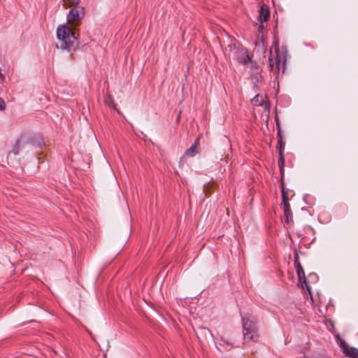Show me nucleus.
I'll list each match as a JSON object with an SVG mask.
<instances>
[{
  "instance_id": "nucleus-22",
  "label": "nucleus",
  "mask_w": 358,
  "mask_h": 358,
  "mask_svg": "<svg viewBox=\"0 0 358 358\" xmlns=\"http://www.w3.org/2000/svg\"><path fill=\"white\" fill-rule=\"evenodd\" d=\"M42 143H43V141H41V143H38V145L41 146Z\"/></svg>"
},
{
  "instance_id": "nucleus-1",
  "label": "nucleus",
  "mask_w": 358,
  "mask_h": 358,
  "mask_svg": "<svg viewBox=\"0 0 358 358\" xmlns=\"http://www.w3.org/2000/svg\"><path fill=\"white\" fill-rule=\"evenodd\" d=\"M57 36L62 49L70 50L78 45V34L76 31V28H72L70 25L59 26L57 29Z\"/></svg>"
},
{
  "instance_id": "nucleus-15",
  "label": "nucleus",
  "mask_w": 358,
  "mask_h": 358,
  "mask_svg": "<svg viewBox=\"0 0 358 358\" xmlns=\"http://www.w3.org/2000/svg\"><path fill=\"white\" fill-rule=\"evenodd\" d=\"M278 150H283L284 148H285V142L282 140V135L280 134V130L278 132Z\"/></svg>"
},
{
  "instance_id": "nucleus-8",
  "label": "nucleus",
  "mask_w": 358,
  "mask_h": 358,
  "mask_svg": "<svg viewBox=\"0 0 358 358\" xmlns=\"http://www.w3.org/2000/svg\"><path fill=\"white\" fill-rule=\"evenodd\" d=\"M200 137H201V135H199V136L196 138V140H195L194 143L192 144V145L189 149L186 150V151L185 152V156L192 157L199 152Z\"/></svg>"
},
{
  "instance_id": "nucleus-20",
  "label": "nucleus",
  "mask_w": 358,
  "mask_h": 358,
  "mask_svg": "<svg viewBox=\"0 0 358 358\" xmlns=\"http://www.w3.org/2000/svg\"><path fill=\"white\" fill-rule=\"evenodd\" d=\"M54 338H55L52 335L46 334V341H52Z\"/></svg>"
},
{
  "instance_id": "nucleus-16",
  "label": "nucleus",
  "mask_w": 358,
  "mask_h": 358,
  "mask_svg": "<svg viewBox=\"0 0 358 358\" xmlns=\"http://www.w3.org/2000/svg\"><path fill=\"white\" fill-rule=\"evenodd\" d=\"M238 59L241 63L248 64L250 61V57L248 54H245L243 57H238Z\"/></svg>"
},
{
  "instance_id": "nucleus-6",
  "label": "nucleus",
  "mask_w": 358,
  "mask_h": 358,
  "mask_svg": "<svg viewBox=\"0 0 358 358\" xmlns=\"http://www.w3.org/2000/svg\"><path fill=\"white\" fill-rule=\"evenodd\" d=\"M252 103L256 106H264L266 112H269L270 103L266 96L257 95L252 99Z\"/></svg>"
},
{
  "instance_id": "nucleus-17",
  "label": "nucleus",
  "mask_w": 358,
  "mask_h": 358,
  "mask_svg": "<svg viewBox=\"0 0 358 358\" xmlns=\"http://www.w3.org/2000/svg\"><path fill=\"white\" fill-rule=\"evenodd\" d=\"M213 184H212V185L208 184L207 185H206L204 187V192L206 196L210 195L212 193L211 189L213 188Z\"/></svg>"
},
{
  "instance_id": "nucleus-7",
  "label": "nucleus",
  "mask_w": 358,
  "mask_h": 358,
  "mask_svg": "<svg viewBox=\"0 0 358 358\" xmlns=\"http://www.w3.org/2000/svg\"><path fill=\"white\" fill-rule=\"evenodd\" d=\"M296 272H297V275L299 278V282L301 285V287L303 289H306L308 294H311L310 288L308 285V283L306 282V277H305V273H304V271H303L302 266H299V267H296Z\"/></svg>"
},
{
  "instance_id": "nucleus-12",
  "label": "nucleus",
  "mask_w": 358,
  "mask_h": 358,
  "mask_svg": "<svg viewBox=\"0 0 358 358\" xmlns=\"http://www.w3.org/2000/svg\"><path fill=\"white\" fill-rule=\"evenodd\" d=\"M284 165H285V158H284V155H283V150H279L278 166L280 168L282 178H284Z\"/></svg>"
},
{
  "instance_id": "nucleus-10",
  "label": "nucleus",
  "mask_w": 358,
  "mask_h": 358,
  "mask_svg": "<svg viewBox=\"0 0 358 358\" xmlns=\"http://www.w3.org/2000/svg\"><path fill=\"white\" fill-rule=\"evenodd\" d=\"M196 336L200 341H205L213 337L211 331L206 327H199L196 332Z\"/></svg>"
},
{
  "instance_id": "nucleus-5",
  "label": "nucleus",
  "mask_w": 358,
  "mask_h": 358,
  "mask_svg": "<svg viewBox=\"0 0 358 358\" xmlns=\"http://www.w3.org/2000/svg\"><path fill=\"white\" fill-rule=\"evenodd\" d=\"M270 17V10L266 4H263L261 6L259 14L258 16V20L260 22L259 25V29L261 31L264 29L262 23L268 20Z\"/></svg>"
},
{
  "instance_id": "nucleus-2",
  "label": "nucleus",
  "mask_w": 358,
  "mask_h": 358,
  "mask_svg": "<svg viewBox=\"0 0 358 358\" xmlns=\"http://www.w3.org/2000/svg\"><path fill=\"white\" fill-rule=\"evenodd\" d=\"M80 0H63L65 8H71L67 14V24L72 28H77L85 15V9L83 6H78Z\"/></svg>"
},
{
  "instance_id": "nucleus-18",
  "label": "nucleus",
  "mask_w": 358,
  "mask_h": 358,
  "mask_svg": "<svg viewBox=\"0 0 358 358\" xmlns=\"http://www.w3.org/2000/svg\"><path fill=\"white\" fill-rule=\"evenodd\" d=\"M294 265H295V267H299V266H301V264H300V262H299V257L298 255H296L295 256V259H294Z\"/></svg>"
},
{
  "instance_id": "nucleus-3",
  "label": "nucleus",
  "mask_w": 358,
  "mask_h": 358,
  "mask_svg": "<svg viewBox=\"0 0 358 358\" xmlns=\"http://www.w3.org/2000/svg\"><path fill=\"white\" fill-rule=\"evenodd\" d=\"M243 335L245 341L257 342L259 338V331L256 321L250 316L242 317Z\"/></svg>"
},
{
  "instance_id": "nucleus-14",
  "label": "nucleus",
  "mask_w": 358,
  "mask_h": 358,
  "mask_svg": "<svg viewBox=\"0 0 358 358\" xmlns=\"http://www.w3.org/2000/svg\"><path fill=\"white\" fill-rule=\"evenodd\" d=\"M281 192H282V202L284 203H287L288 202V196L287 194V192H285V185L283 182V178H281Z\"/></svg>"
},
{
  "instance_id": "nucleus-21",
  "label": "nucleus",
  "mask_w": 358,
  "mask_h": 358,
  "mask_svg": "<svg viewBox=\"0 0 358 358\" xmlns=\"http://www.w3.org/2000/svg\"><path fill=\"white\" fill-rule=\"evenodd\" d=\"M37 137H38V136H37V135H35V136H34V141L36 140Z\"/></svg>"
},
{
  "instance_id": "nucleus-9",
  "label": "nucleus",
  "mask_w": 358,
  "mask_h": 358,
  "mask_svg": "<svg viewBox=\"0 0 358 358\" xmlns=\"http://www.w3.org/2000/svg\"><path fill=\"white\" fill-rule=\"evenodd\" d=\"M341 346L346 356H348L350 358H358V349L355 348H349L344 341L341 342Z\"/></svg>"
},
{
  "instance_id": "nucleus-19",
  "label": "nucleus",
  "mask_w": 358,
  "mask_h": 358,
  "mask_svg": "<svg viewBox=\"0 0 358 358\" xmlns=\"http://www.w3.org/2000/svg\"><path fill=\"white\" fill-rule=\"evenodd\" d=\"M5 108V103L3 100L0 97V110H3Z\"/></svg>"
},
{
  "instance_id": "nucleus-4",
  "label": "nucleus",
  "mask_w": 358,
  "mask_h": 358,
  "mask_svg": "<svg viewBox=\"0 0 358 358\" xmlns=\"http://www.w3.org/2000/svg\"><path fill=\"white\" fill-rule=\"evenodd\" d=\"M269 66L271 71L279 73L280 69L284 71L286 65V56L281 52L279 47L275 48V52H270Z\"/></svg>"
},
{
  "instance_id": "nucleus-13",
  "label": "nucleus",
  "mask_w": 358,
  "mask_h": 358,
  "mask_svg": "<svg viewBox=\"0 0 358 358\" xmlns=\"http://www.w3.org/2000/svg\"><path fill=\"white\" fill-rule=\"evenodd\" d=\"M24 145V143L21 139L17 140L12 148L13 153L15 155H17L19 153L20 149L22 148Z\"/></svg>"
},
{
  "instance_id": "nucleus-11",
  "label": "nucleus",
  "mask_w": 358,
  "mask_h": 358,
  "mask_svg": "<svg viewBox=\"0 0 358 358\" xmlns=\"http://www.w3.org/2000/svg\"><path fill=\"white\" fill-rule=\"evenodd\" d=\"M284 215L285 217V222L287 224H289L292 221V212L289 208V203H284Z\"/></svg>"
}]
</instances>
